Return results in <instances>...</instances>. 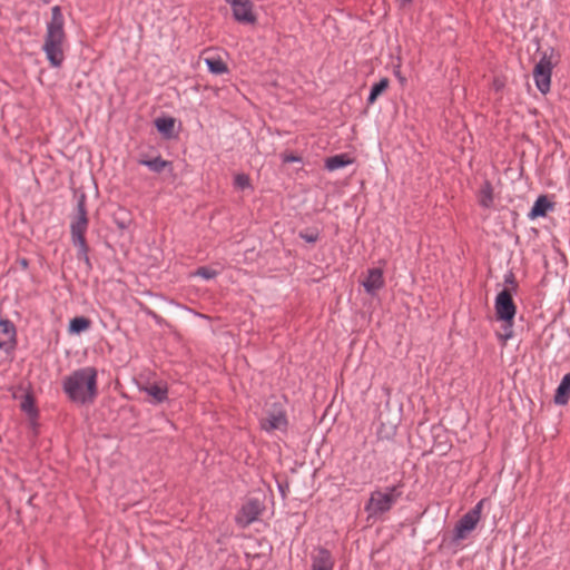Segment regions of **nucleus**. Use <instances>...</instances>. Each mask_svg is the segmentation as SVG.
<instances>
[{"label": "nucleus", "mask_w": 570, "mask_h": 570, "mask_svg": "<svg viewBox=\"0 0 570 570\" xmlns=\"http://www.w3.org/2000/svg\"><path fill=\"white\" fill-rule=\"evenodd\" d=\"M63 391L75 403H92L98 394L97 370L87 366L72 372L63 380Z\"/></svg>", "instance_id": "1"}, {"label": "nucleus", "mask_w": 570, "mask_h": 570, "mask_svg": "<svg viewBox=\"0 0 570 570\" xmlns=\"http://www.w3.org/2000/svg\"><path fill=\"white\" fill-rule=\"evenodd\" d=\"M65 19L60 7L51 9V19L47 23V32L42 49L51 67L58 68L65 60V47L67 42L63 29Z\"/></svg>", "instance_id": "2"}, {"label": "nucleus", "mask_w": 570, "mask_h": 570, "mask_svg": "<svg viewBox=\"0 0 570 570\" xmlns=\"http://www.w3.org/2000/svg\"><path fill=\"white\" fill-rule=\"evenodd\" d=\"M89 220L86 209V195L81 193L77 199V208L70 223V233L73 245L78 248V258L89 263L88 245L85 234L88 229Z\"/></svg>", "instance_id": "3"}, {"label": "nucleus", "mask_w": 570, "mask_h": 570, "mask_svg": "<svg viewBox=\"0 0 570 570\" xmlns=\"http://www.w3.org/2000/svg\"><path fill=\"white\" fill-rule=\"evenodd\" d=\"M399 485L389 487L385 491H374L371 493L365 510L371 514H381L389 511L401 497Z\"/></svg>", "instance_id": "4"}, {"label": "nucleus", "mask_w": 570, "mask_h": 570, "mask_svg": "<svg viewBox=\"0 0 570 570\" xmlns=\"http://www.w3.org/2000/svg\"><path fill=\"white\" fill-rule=\"evenodd\" d=\"M552 62L549 57L543 55L533 69V79L538 90L546 95L550 91Z\"/></svg>", "instance_id": "5"}, {"label": "nucleus", "mask_w": 570, "mask_h": 570, "mask_svg": "<svg viewBox=\"0 0 570 570\" xmlns=\"http://www.w3.org/2000/svg\"><path fill=\"white\" fill-rule=\"evenodd\" d=\"M233 10L234 19L244 24H254L257 20L253 11V2L250 0H228Z\"/></svg>", "instance_id": "6"}, {"label": "nucleus", "mask_w": 570, "mask_h": 570, "mask_svg": "<svg viewBox=\"0 0 570 570\" xmlns=\"http://www.w3.org/2000/svg\"><path fill=\"white\" fill-rule=\"evenodd\" d=\"M263 511V505L257 499H249L243 504L242 509L236 515V522L239 527L246 528L252 522L256 521Z\"/></svg>", "instance_id": "7"}, {"label": "nucleus", "mask_w": 570, "mask_h": 570, "mask_svg": "<svg viewBox=\"0 0 570 570\" xmlns=\"http://www.w3.org/2000/svg\"><path fill=\"white\" fill-rule=\"evenodd\" d=\"M495 313L500 321L511 322L515 315V306L511 294L503 289L495 298Z\"/></svg>", "instance_id": "8"}, {"label": "nucleus", "mask_w": 570, "mask_h": 570, "mask_svg": "<svg viewBox=\"0 0 570 570\" xmlns=\"http://www.w3.org/2000/svg\"><path fill=\"white\" fill-rule=\"evenodd\" d=\"M261 426L266 432H272L274 430H285L287 426L285 412L281 409L268 411L266 416L261 420Z\"/></svg>", "instance_id": "9"}, {"label": "nucleus", "mask_w": 570, "mask_h": 570, "mask_svg": "<svg viewBox=\"0 0 570 570\" xmlns=\"http://www.w3.org/2000/svg\"><path fill=\"white\" fill-rule=\"evenodd\" d=\"M16 346V327L9 320L0 321V350L10 352Z\"/></svg>", "instance_id": "10"}, {"label": "nucleus", "mask_w": 570, "mask_h": 570, "mask_svg": "<svg viewBox=\"0 0 570 570\" xmlns=\"http://www.w3.org/2000/svg\"><path fill=\"white\" fill-rule=\"evenodd\" d=\"M365 292L374 295L384 286L383 271L381 268H370L366 277L362 281Z\"/></svg>", "instance_id": "11"}, {"label": "nucleus", "mask_w": 570, "mask_h": 570, "mask_svg": "<svg viewBox=\"0 0 570 570\" xmlns=\"http://www.w3.org/2000/svg\"><path fill=\"white\" fill-rule=\"evenodd\" d=\"M334 559L325 548H318L312 554L311 570H333Z\"/></svg>", "instance_id": "12"}, {"label": "nucleus", "mask_w": 570, "mask_h": 570, "mask_svg": "<svg viewBox=\"0 0 570 570\" xmlns=\"http://www.w3.org/2000/svg\"><path fill=\"white\" fill-rule=\"evenodd\" d=\"M570 399V372L567 373L554 394V403L558 405H566Z\"/></svg>", "instance_id": "13"}, {"label": "nucleus", "mask_w": 570, "mask_h": 570, "mask_svg": "<svg viewBox=\"0 0 570 570\" xmlns=\"http://www.w3.org/2000/svg\"><path fill=\"white\" fill-rule=\"evenodd\" d=\"M141 390L153 397L156 403H161L167 399L168 390L163 383H151L141 387Z\"/></svg>", "instance_id": "14"}, {"label": "nucleus", "mask_w": 570, "mask_h": 570, "mask_svg": "<svg viewBox=\"0 0 570 570\" xmlns=\"http://www.w3.org/2000/svg\"><path fill=\"white\" fill-rule=\"evenodd\" d=\"M550 209H552V204L548 198L546 196H539L529 213V217L531 219L543 217Z\"/></svg>", "instance_id": "15"}, {"label": "nucleus", "mask_w": 570, "mask_h": 570, "mask_svg": "<svg viewBox=\"0 0 570 570\" xmlns=\"http://www.w3.org/2000/svg\"><path fill=\"white\" fill-rule=\"evenodd\" d=\"M485 501V499L480 500L471 511L465 513V532L472 531L478 524Z\"/></svg>", "instance_id": "16"}, {"label": "nucleus", "mask_w": 570, "mask_h": 570, "mask_svg": "<svg viewBox=\"0 0 570 570\" xmlns=\"http://www.w3.org/2000/svg\"><path fill=\"white\" fill-rule=\"evenodd\" d=\"M352 158L346 154L335 155L325 160V168L333 171L352 164Z\"/></svg>", "instance_id": "17"}, {"label": "nucleus", "mask_w": 570, "mask_h": 570, "mask_svg": "<svg viewBox=\"0 0 570 570\" xmlns=\"http://www.w3.org/2000/svg\"><path fill=\"white\" fill-rule=\"evenodd\" d=\"M204 61L209 71L214 75H223L228 71L227 65L222 60L220 57H206Z\"/></svg>", "instance_id": "18"}, {"label": "nucleus", "mask_w": 570, "mask_h": 570, "mask_svg": "<svg viewBox=\"0 0 570 570\" xmlns=\"http://www.w3.org/2000/svg\"><path fill=\"white\" fill-rule=\"evenodd\" d=\"M91 325L89 318L83 316L73 317L69 323V332L72 334H79L87 331Z\"/></svg>", "instance_id": "19"}, {"label": "nucleus", "mask_w": 570, "mask_h": 570, "mask_svg": "<svg viewBox=\"0 0 570 570\" xmlns=\"http://www.w3.org/2000/svg\"><path fill=\"white\" fill-rule=\"evenodd\" d=\"M479 203L482 207L485 208L490 207L493 203V188L488 180L484 181L480 190Z\"/></svg>", "instance_id": "20"}, {"label": "nucleus", "mask_w": 570, "mask_h": 570, "mask_svg": "<svg viewBox=\"0 0 570 570\" xmlns=\"http://www.w3.org/2000/svg\"><path fill=\"white\" fill-rule=\"evenodd\" d=\"M140 165L148 167L154 173H161L166 167L170 166V163L156 157L154 159H140Z\"/></svg>", "instance_id": "21"}, {"label": "nucleus", "mask_w": 570, "mask_h": 570, "mask_svg": "<svg viewBox=\"0 0 570 570\" xmlns=\"http://www.w3.org/2000/svg\"><path fill=\"white\" fill-rule=\"evenodd\" d=\"M390 81L387 78H382L379 82L374 83L371 88L370 96L367 98V102L370 105L374 104L380 95H382L389 87Z\"/></svg>", "instance_id": "22"}, {"label": "nucleus", "mask_w": 570, "mask_h": 570, "mask_svg": "<svg viewBox=\"0 0 570 570\" xmlns=\"http://www.w3.org/2000/svg\"><path fill=\"white\" fill-rule=\"evenodd\" d=\"M20 407L30 417H36L38 415V410L36 407L35 399L30 393H26L22 396Z\"/></svg>", "instance_id": "23"}, {"label": "nucleus", "mask_w": 570, "mask_h": 570, "mask_svg": "<svg viewBox=\"0 0 570 570\" xmlns=\"http://www.w3.org/2000/svg\"><path fill=\"white\" fill-rule=\"evenodd\" d=\"M155 126L157 128V130L166 136H170L173 130H174V126H175V120L170 117L168 118H157L155 120Z\"/></svg>", "instance_id": "24"}, {"label": "nucleus", "mask_w": 570, "mask_h": 570, "mask_svg": "<svg viewBox=\"0 0 570 570\" xmlns=\"http://www.w3.org/2000/svg\"><path fill=\"white\" fill-rule=\"evenodd\" d=\"M512 325H513V321L503 322L502 332H500L498 334L499 338L502 342H507L508 340H510L513 336Z\"/></svg>", "instance_id": "25"}, {"label": "nucleus", "mask_w": 570, "mask_h": 570, "mask_svg": "<svg viewBox=\"0 0 570 570\" xmlns=\"http://www.w3.org/2000/svg\"><path fill=\"white\" fill-rule=\"evenodd\" d=\"M234 185L238 189H246L250 187L249 177L245 174H237L234 178Z\"/></svg>", "instance_id": "26"}, {"label": "nucleus", "mask_w": 570, "mask_h": 570, "mask_svg": "<svg viewBox=\"0 0 570 570\" xmlns=\"http://www.w3.org/2000/svg\"><path fill=\"white\" fill-rule=\"evenodd\" d=\"M195 275L200 276L205 279H212V278L216 277L217 272L213 268L203 266V267L197 268V271L195 272Z\"/></svg>", "instance_id": "27"}, {"label": "nucleus", "mask_w": 570, "mask_h": 570, "mask_svg": "<svg viewBox=\"0 0 570 570\" xmlns=\"http://www.w3.org/2000/svg\"><path fill=\"white\" fill-rule=\"evenodd\" d=\"M454 532V540H460L463 538V518L456 521Z\"/></svg>", "instance_id": "28"}, {"label": "nucleus", "mask_w": 570, "mask_h": 570, "mask_svg": "<svg viewBox=\"0 0 570 570\" xmlns=\"http://www.w3.org/2000/svg\"><path fill=\"white\" fill-rule=\"evenodd\" d=\"M299 160H301V158L297 156H294V155H285L283 157L284 163H294V161H299Z\"/></svg>", "instance_id": "29"}, {"label": "nucleus", "mask_w": 570, "mask_h": 570, "mask_svg": "<svg viewBox=\"0 0 570 570\" xmlns=\"http://www.w3.org/2000/svg\"><path fill=\"white\" fill-rule=\"evenodd\" d=\"M301 237L304 238L308 243H314L317 239V236L314 234L307 235V234H301Z\"/></svg>", "instance_id": "30"}, {"label": "nucleus", "mask_w": 570, "mask_h": 570, "mask_svg": "<svg viewBox=\"0 0 570 570\" xmlns=\"http://www.w3.org/2000/svg\"><path fill=\"white\" fill-rule=\"evenodd\" d=\"M397 2L400 3L401 7H405L407 6L409 3L412 2V0H397Z\"/></svg>", "instance_id": "31"}, {"label": "nucleus", "mask_w": 570, "mask_h": 570, "mask_svg": "<svg viewBox=\"0 0 570 570\" xmlns=\"http://www.w3.org/2000/svg\"><path fill=\"white\" fill-rule=\"evenodd\" d=\"M119 226H120L121 228H125V227H126L122 223H119Z\"/></svg>", "instance_id": "32"}]
</instances>
